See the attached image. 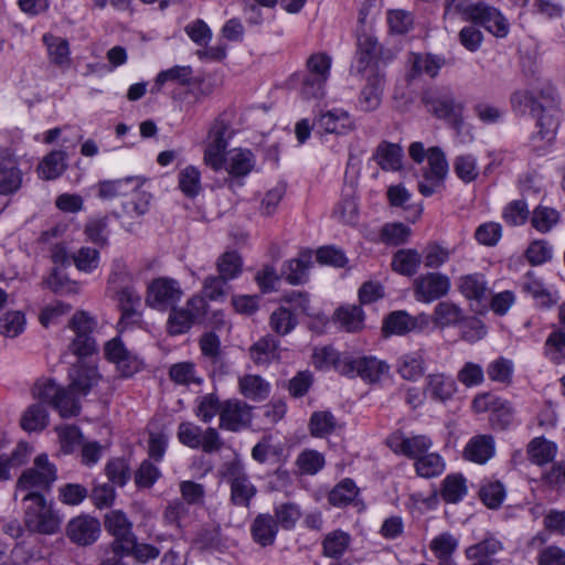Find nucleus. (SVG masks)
<instances>
[{
  "mask_svg": "<svg viewBox=\"0 0 565 565\" xmlns=\"http://www.w3.org/2000/svg\"><path fill=\"white\" fill-rule=\"evenodd\" d=\"M367 84L362 89L359 97V106L363 111H373L379 108L382 102L384 88V78L381 73H370L362 75Z\"/></svg>",
  "mask_w": 565,
  "mask_h": 565,
  "instance_id": "obj_26",
  "label": "nucleus"
},
{
  "mask_svg": "<svg viewBox=\"0 0 565 565\" xmlns=\"http://www.w3.org/2000/svg\"><path fill=\"white\" fill-rule=\"evenodd\" d=\"M227 172L234 177H245L254 168V154L246 149H233L224 156Z\"/></svg>",
  "mask_w": 565,
  "mask_h": 565,
  "instance_id": "obj_33",
  "label": "nucleus"
},
{
  "mask_svg": "<svg viewBox=\"0 0 565 565\" xmlns=\"http://www.w3.org/2000/svg\"><path fill=\"white\" fill-rule=\"evenodd\" d=\"M70 388L81 396L87 395L102 381V374L97 366L77 363L68 372Z\"/></svg>",
  "mask_w": 565,
  "mask_h": 565,
  "instance_id": "obj_21",
  "label": "nucleus"
},
{
  "mask_svg": "<svg viewBox=\"0 0 565 565\" xmlns=\"http://www.w3.org/2000/svg\"><path fill=\"white\" fill-rule=\"evenodd\" d=\"M87 241L96 246L104 247L108 244L109 226L107 216H92L84 226Z\"/></svg>",
  "mask_w": 565,
  "mask_h": 565,
  "instance_id": "obj_44",
  "label": "nucleus"
},
{
  "mask_svg": "<svg viewBox=\"0 0 565 565\" xmlns=\"http://www.w3.org/2000/svg\"><path fill=\"white\" fill-rule=\"evenodd\" d=\"M348 354L340 355L339 352L331 347L317 348L312 354V363L317 369L327 370L333 367L339 373L340 369L338 366L343 362H348Z\"/></svg>",
  "mask_w": 565,
  "mask_h": 565,
  "instance_id": "obj_47",
  "label": "nucleus"
},
{
  "mask_svg": "<svg viewBox=\"0 0 565 565\" xmlns=\"http://www.w3.org/2000/svg\"><path fill=\"white\" fill-rule=\"evenodd\" d=\"M100 533L99 522L88 515H78L70 520L66 536L75 544L87 546L96 542Z\"/></svg>",
  "mask_w": 565,
  "mask_h": 565,
  "instance_id": "obj_20",
  "label": "nucleus"
},
{
  "mask_svg": "<svg viewBox=\"0 0 565 565\" xmlns=\"http://www.w3.org/2000/svg\"><path fill=\"white\" fill-rule=\"evenodd\" d=\"M253 407L247 403L231 398L223 401L218 427L224 430L237 433L250 426Z\"/></svg>",
  "mask_w": 565,
  "mask_h": 565,
  "instance_id": "obj_10",
  "label": "nucleus"
},
{
  "mask_svg": "<svg viewBox=\"0 0 565 565\" xmlns=\"http://www.w3.org/2000/svg\"><path fill=\"white\" fill-rule=\"evenodd\" d=\"M429 323V317L420 313L412 317L406 311H394L384 320L383 330L390 334H405L411 331L422 330Z\"/></svg>",
  "mask_w": 565,
  "mask_h": 565,
  "instance_id": "obj_22",
  "label": "nucleus"
},
{
  "mask_svg": "<svg viewBox=\"0 0 565 565\" xmlns=\"http://www.w3.org/2000/svg\"><path fill=\"white\" fill-rule=\"evenodd\" d=\"M351 536L342 530L328 533L322 541V553L326 557L339 559L348 551Z\"/></svg>",
  "mask_w": 565,
  "mask_h": 565,
  "instance_id": "obj_37",
  "label": "nucleus"
},
{
  "mask_svg": "<svg viewBox=\"0 0 565 565\" xmlns=\"http://www.w3.org/2000/svg\"><path fill=\"white\" fill-rule=\"evenodd\" d=\"M182 290L179 282L171 278L154 279L148 287L146 302L157 309H164L179 301Z\"/></svg>",
  "mask_w": 565,
  "mask_h": 565,
  "instance_id": "obj_16",
  "label": "nucleus"
},
{
  "mask_svg": "<svg viewBox=\"0 0 565 565\" xmlns=\"http://www.w3.org/2000/svg\"><path fill=\"white\" fill-rule=\"evenodd\" d=\"M545 353L554 363L565 361V330H554L545 342Z\"/></svg>",
  "mask_w": 565,
  "mask_h": 565,
  "instance_id": "obj_63",
  "label": "nucleus"
},
{
  "mask_svg": "<svg viewBox=\"0 0 565 565\" xmlns=\"http://www.w3.org/2000/svg\"><path fill=\"white\" fill-rule=\"evenodd\" d=\"M104 354L109 362L116 364L117 370L124 377H129L137 373L142 364L137 355L126 349L119 338H114L106 342Z\"/></svg>",
  "mask_w": 565,
  "mask_h": 565,
  "instance_id": "obj_15",
  "label": "nucleus"
},
{
  "mask_svg": "<svg viewBox=\"0 0 565 565\" xmlns=\"http://www.w3.org/2000/svg\"><path fill=\"white\" fill-rule=\"evenodd\" d=\"M142 185V181L138 177H128L118 180H107L99 182L98 195L102 199H115L121 195H135L139 196V190Z\"/></svg>",
  "mask_w": 565,
  "mask_h": 565,
  "instance_id": "obj_25",
  "label": "nucleus"
},
{
  "mask_svg": "<svg viewBox=\"0 0 565 565\" xmlns=\"http://www.w3.org/2000/svg\"><path fill=\"white\" fill-rule=\"evenodd\" d=\"M22 179L17 156L11 149L0 147V194L10 195L18 192Z\"/></svg>",
  "mask_w": 565,
  "mask_h": 565,
  "instance_id": "obj_14",
  "label": "nucleus"
},
{
  "mask_svg": "<svg viewBox=\"0 0 565 565\" xmlns=\"http://www.w3.org/2000/svg\"><path fill=\"white\" fill-rule=\"evenodd\" d=\"M26 328V317L21 310H8L0 316V335L4 339H15Z\"/></svg>",
  "mask_w": 565,
  "mask_h": 565,
  "instance_id": "obj_39",
  "label": "nucleus"
},
{
  "mask_svg": "<svg viewBox=\"0 0 565 565\" xmlns=\"http://www.w3.org/2000/svg\"><path fill=\"white\" fill-rule=\"evenodd\" d=\"M105 526L115 536L111 544L115 554L134 547L135 535L131 532L132 524L122 512L111 511L107 513L105 518Z\"/></svg>",
  "mask_w": 565,
  "mask_h": 565,
  "instance_id": "obj_17",
  "label": "nucleus"
},
{
  "mask_svg": "<svg viewBox=\"0 0 565 565\" xmlns=\"http://www.w3.org/2000/svg\"><path fill=\"white\" fill-rule=\"evenodd\" d=\"M391 446L395 452L417 460L431 448L433 443L427 436L417 435L413 437H394Z\"/></svg>",
  "mask_w": 565,
  "mask_h": 565,
  "instance_id": "obj_28",
  "label": "nucleus"
},
{
  "mask_svg": "<svg viewBox=\"0 0 565 565\" xmlns=\"http://www.w3.org/2000/svg\"><path fill=\"white\" fill-rule=\"evenodd\" d=\"M56 480V468L49 462L46 455H40L34 460V466L26 469L17 482L15 497H22L28 492H39L50 489Z\"/></svg>",
  "mask_w": 565,
  "mask_h": 565,
  "instance_id": "obj_4",
  "label": "nucleus"
},
{
  "mask_svg": "<svg viewBox=\"0 0 565 565\" xmlns=\"http://www.w3.org/2000/svg\"><path fill=\"white\" fill-rule=\"evenodd\" d=\"M311 264V253H300L299 257L289 259L284 264L281 275L290 285L305 284L308 280V270Z\"/></svg>",
  "mask_w": 565,
  "mask_h": 565,
  "instance_id": "obj_29",
  "label": "nucleus"
},
{
  "mask_svg": "<svg viewBox=\"0 0 565 565\" xmlns=\"http://www.w3.org/2000/svg\"><path fill=\"white\" fill-rule=\"evenodd\" d=\"M114 297L121 312L119 327L124 330L137 324L141 318V296L138 290L132 285H126L116 290Z\"/></svg>",
  "mask_w": 565,
  "mask_h": 565,
  "instance_id": "obj_13",
  "label": "nucleus"
},
{
  "mask_svg": "<svg viewBox=\"0 0 565 565\" xmlns=\"http://www.w3.org/2000/svg\"><path fill=\"white\" fill-rule=\"evenodd\" d=\"M233 113L225 110L212 121L206 137L203 161L214 171L224 167V154L227 140L232 136Z\"/></svg>",
  "mask_w": 565,
  "mask_h": 565,
  "instance_id": "obj_3",
  "label": "nucleus"
},
{
  "mask_svg": "<svg viewBox=\"0 0 565 565\" xmlns=\"http://www.w3.org/2000/svg\"><path fill=\"white\" fill-rule=\"evenodd\" d=\"M45 284L55 294L71 295L79 291V285L60 269H54Z\"/></svg>",
  "mask_w": 565,
  "mask_h": 565,
  "instance_id": "obj_61",
  "label": "nucleus"
},
{
  "mask_svg": "<svg viewBox=\"0 0 565 565\" xmlns=\"http://www.w3.org/2000/svg\"><path fill=\"white\" fill-rule=\"evenodd\" d=\"M21 500L24 505L23 524L25 530L42 535H53L60 531L62 518L43 494L28 492Z\"/></svg>",
  "mask_w": 565,
  "mask_h": 565,
  "instance_id": "obj_1",
  "label": "nucleus"
},
{
  "mask_svg": "<svg viewBox=\"0 0 565 565\" xmlns=\"http://www.w3.org/2000/svg\"><path fill=\"white\" fill-rule=\"evenodd\" d=\"M503 550V544L493 536H487L481 542L469 546L466 550V556L469 559H489L498 552Z\"/></svg>",
  "mask_w": 565,
  "mask_h": 565,
  "instance_id": "obj_54",
  "label": "nucleus"
},
{
  "mask_svg": "<svg viewBox=\"0 0 565 565\" xmlns=\"http://www.w3.org/2000/svg\"><path fill=\"white\" fill-rule=\"evenodd\" d=\"M190 518V505L184 503L181 499L171 500L162 513L164 524L178 530H181Z\"/></svg>",
  "mask_w": 565,
  "mask_h": 565,
  "instance_id": "obj_42",
  "label": "nucleus"
},
{
  "mask_svg": "<svg viewBox=\"0 0 565 565\" xmlns=\"http://www.w3.org/2000/svg\"><path fill=\"white\" fill-rule=\"evenodd\" d=\"M43 42L47 47L51 63L62 70H67L71 65L70 45L67 40L52 34H44Z\"/></svg>",
  "mask_w": 565,
  "mask_h": 565,
  "instance_id": "obj_34",
  "label": "nucleus"
},
{
  "mask_svg": "<svg viewBox=\"0 0 565 565\" xmlns=\"http://www.w3.org/2000/svg\"><path fill=\"white\" fill-rule=\"evenodd\" d=\"M396 372L403 380L416 382L424 374L426 370L425 352L424 350H415L402 354L396 361Z\"/></svg>",
  "mask_w": 565,
  "mask_h": 565,
  "instance_id": "obj_24",
  "label": "nucleus"
},
{
  "mask_svg": "<svg viewBox=\"0 0 565 565\" xmlns=\"http://www.w3.org/2000/svg\"><path fill=\"white\" fill-rule=\"evenodd\" d=\"M471 23L484 28L498 39H504L510 32V23L503 13L495 7L479 2V8Z\"/></svg>",
  "mask_w": 565,
  "mask_h": 565,
  "instance_id": "obj_18",
  "label": "nucleus"
},
{
  "mask_svg": "<svg viewBox=\"0 0 565 565\" xmlns=\"http://www.w3.org/2000/svg\"><path fill=\"white\" fill-rule=\"evenodd\" d=\"M381 53L382 46L380 45L376 36L373 32L363 29L358 33V50L351 71L358 75L380 73L379 62Z\"/></svg>",
  "mask_w": 565,
  "mask_h": 565,
  "instance_id": "obj_5",
  "label": "nucleus"
},
{
  "mask_svg": "<svg viewBox=\"0 0 565 565\" xmlns=\"http://www.w3.org/2000/svg\"><path fill=\"white\" fill-rule=\"evenodd\" d=\"M278 533V525L275 518L268 513L258 514L250 524L253 541L263 546H271Z\"/></svg>",
  "mask_w": 565,
  "mask_h": 565,
  "instance_id": "obj_27",
  "label": "nucleus"
},
{
  "mask_svg": "<svg viewBox=\"0 0 565 565\" xmlns=\"http://www.w3.org/2000/svg\"><path fill=\"white\" fill-rule=\"evenodd\" d=\"M249 355L255 364L266 365L278 358V341L265 335L250 347Z\"/></svg>",
  "mask_w": 565,
  "mask_h": 565,
  "instance_id": "obj_40",
  "label": "nucleus"
},
{
  "mask_svg": "<svg viewBox=\"0 0 565 565\" xmlns=\"http://www.w3.org/2000/svg\"><path fill=\"white\" fill-rule=\"evenodd\" d=\"M47 423V411L40 403L29 406L21 418V426L26 431L42 430L46 427Z\"/></svg>",
  "mask_w": 565,
  "mask_h": 565,
  "instance_id": "obj_48",
  "label": "nucleus"
},
{
  "mask_svg": "<svg viewBox=\"0 0 565 565\" xmlns=\"http://www.w3.org/2000/svg\"><path fill=\"white\" fill-rule=\"evenodd\" d=\"M466 459L477 462H487L494 454V440L490 435H478L469 440L465 448Z\"/></svg>",
  "mask_w": 565,
  "mask_h": 565,
  "instance_id": "obj_31",
  "label": "nucleus"
},
{
  "mask_svg": "<svg viewBox=\"0 0 565 565\" xmlns=\"http://www.w3.org/2000/svg\"><path fill=\"white\" fill-rule=\"evenodd\" d=\"M459 290L468 299L482 300L487 297L488 284L481 274H470L460 277Z\"/></svg>",
  "mask_w": 565,
  "mask_h": 565,
  "instance_id": "obj_43",
  "label": "nucleus"
},
{
  "mask_svg": "<svg viewBox=\"0 0 565 565\" xmlns=\"http://www.w3.org/2000/svg\"><path fill=\"white\" fill-rule=\"evenodd\" d=\"M466 493V479L461 475H449L443 481L441 497L446 502L457 503Z\"/></svg>",
  "mask_w": 565,
  "mask_h": 565,
  "instance_id": "obj_53",
  "label": "nucleus"
},
{
  "mask_svg": "<svg viewBox=\"0 0 565 565\" xmlns=\"http://www.w3.org/2000/svg\"><path fill=\"white\" fill-rule=\"evenodd\" d=\"M529 216L530 211L524 200H514L508 203L502 212L503 221L510 226L523 225Z\"/></svg>",
  "mask_w": 565,
  "mask_h": 565,
  "instance_id": "obj_60",
  "label": "nucleus"
},
{
  "mask_svg": "<svg viewBox=\"0 0 565 565\" xmlns=\"http://www.w3.org/2000/svg\"><path fill=\"white\" fill-rule=\"evenodd\" d=\"M415 468L420 477L433 478L444 471L445 463L438 454L429 452L416 460Z\"/></svg>",
  "mask_w": 565,
  "mask_h": 565,
  "instance_id": "obj_59",
  "label": "nucleus"
},
{
  "mask_svg": "<svg viewBox=\"0 0 565 565\" xmlns=\"http://www.w3.org/2000/svg\"><path fill=\"white\" fill-rule=\"evenodd\" d=\"M452 167L456 175L465 183L475 181L479 175L477 158L473 154L466 153L456 157Z\"/></svg>",
  "mask_w": 565,
  "mask_h": 565,
  "instance_id": "obj_52",
  "label": "nucleus"
},
{
  "mask_svg": "<svg viewBox=\"0 0 565 565\" xmlns=\"http://www.w3.org/2000/svg\"><path fill=\"white\" fill-rule=\"evenodd\" d=\"M402 148L397 143L382 141L373 154V159L385 171H397L402 168Z\"/></svg>",
  "mask_w": 565,
  "mask_h": 565,
  "instance_id": "obj_32",
  "label": "nucleus"
},
{
  "mask_svg": "<svg viewBox=\"0 0 565 565\" xmlns=\"http://www.w3.org/2000/svg\"><path fill=\"white\" fill-rule=\"evenodd\" d=\"M449 289V277L437 271L420 275L414 280V296L422 302H433L446 296Z\"/></svg>",
  "mask_w": 565,
  "mask_h": 565,
  "instance_id": "obj_11",
  "label": "nucleus"
},
{
  "mask_svg": "<svg viewBox=\"0 0 565 565\" xmlns=\"http://www.w3.org/2000/svg\"><path fill=\"white\" fill-rule=\"evenodd\" d=\"M420 263L422 256L416 249L404 248L393 255L392 268L394 271L409 277L416 274Z\"/></svg>",
  "mask_w": 565,
  "mask_h": 565,
  "instance_id": "obj_38",
  "label": "nucleus"
},
{
  "mask_svg": "<svg viewBox=\"0 0 565 565\" xmlns=\"http://www.w3.org/2000/svg\"><path fill=\"white\" fill-rule=\"evenodd\" d=\"M338 367L341 375L359 376L367 383H376L390 372V365L375 356L353 358L349 355L348 362H343Z\"/></svg>",
  "mask_w": 565,
  "mask_h": 565,
  "instance_id": "obj_7",
  "label": "nucleus"
},
{
  "mask_svg": "<svg viewBox=\"0 0 565 565\" xmlns=\"http://www.w3.org/2000/svg\"><path fill=\"white\" fill-rule=\"evenodd\" d=\"M478 8L479 2L473 3L471 0H446L444 19L448 20L451 15L459 14L463 21L472 22Z\"/></svg>",
  "mask_w": 565,
  "mask_h": 565,
  "instance_id": "obj_57",
  "label": "nucleus"
},
{
  "mask_svg": "<svg viewBox=\"0 0 565 565\" xmlns=\"http://www.w3.org/2000/svg\"><path fill=\"white\" fill-rule=\"evenodd\" d=\"M546 94L547 89L540 92L537 95H534L530 90H516L511 95V104L516 110L524 111L530 109L533 114L543 107L544 102L542 96Z\"/></svg>",
  "mask_w": 565,
  "mask_h": 565,
  "instance_id": "obj_51",
  "label": "nucleus"
},
{
  "mask_svg": "<svg viewBox=\"0 0 565 565\" xmlns=\"http://www.w3.org/2000/svg\"><path fill=\"white\" fill-rule=\"evenodd\" d=\"M205 312V300L201 297L191 298L184 308H173L168 319V332L171 335L182 334Z\"/></svg>",
  "mask_w": 565,
  "mask_h": 565,
  "instance_id": "obj_12",
  "label": "nucleus"
},
{
  "mask_svg": "<svg viewBox=\"0 0 565 565\" xmlns=\"http://www.w3.org/2000/svg\"><path fill=\"white\" fill-rule=\"evenodd\" d=\"M269 324L277 334L286 335L295 329L297 319L289 309L279 307L270 315Z\"/></svg>",
  "mask_w": 565,
  "mask_h": 565,
  "instance_id": "obj_56",
  "label": "nucleus"
},
{
  "mask_svg": "<svg viewBox=\"0 0 565 565\" xmlns=\"http://www.w3.org/2000/svg\"><path fill=\"white\" fill-rule=\"evenodd\" d=\"M458 540L450 533H441L430 542V550L439 562L452 559V554L458 548Z\"/></svg>",
  "mask_w": 565,
  "mask_h": 565,
  "instance_id": "obj_50",
  "label": "nucleus"
},
{
  "mask_svg": "<svg viewBox=\"0 0 565 565\" xmlns=\"http://www.w3.org/2000/svg\"><path fill=\"white\" fill-rule=\"evenodd\" d=\"M70 327L74 331L73 338L68 349L70 351L79 356H88L96 352V341L93 337V331L96 327V321L86 312H77L70 321Z\"/></svg>",
  "mask_w": 565,
  "mask_h": 565,
  "instance_id": "obj_8",
  "label": "nucleus"
},
{
  "mask_svg": "<svg viewBox=\"0 0 565 565\" xmlns=\"http://www.w3.org/2000/svg\"><path fill=\"white\" fill-rule=\"evenodd\" d=\"M409 62L413 76L427 74L430 77H435L443 65L441 58L433 55L413 54Z\"/></svg>",
  "mask_w": 565,
  "mask_h": 565,
  "instance_id": "obj_55",
  "label": "nucleus"
},
{
  "mask_svg": "<svg viewBox=\"0 0 565 565\" xmlns=\"http://www.w3.org/2000/svg\"><path fill=\"white\" fill-rule=\"evenodd\" d=\"M224 476L231 486V502L237 507L248 508L257 489L250 482L243 466L236 461L227 463Z\"/></svg>",
  "mask_w": 565,
  "mask_h": 565,
  "instance_id": "obj_9",
  "label": "nucleus"
},
{
  "mask_svg": "<svg viewBox=\"0 0 565 565\" xmlns=\"http://www.w3.org/2000/svg\"><path fill=\"white\" fill-rule=\"evenodd\" d=\"M358 488L355 483L350 479H345L329 493V502L334 507L347 505L354 500Z\"/></svg>",
  "mask_w": 565,
  "mask_h": 565,
  "instance_id": "obj_64",
  "label": "nucleus"
},
{
  "mask_svg": "<svg viewBox=\"0 0 565 565\" xmlns=\"http://www.w3.org/2000/svg\"><path fill=\"white\" fill-rule=\"evenodd\" d=\"M239 393L252 401L266 399L270 392V385L259 375L247 374L238 380Z\"/></svg>",
  "mask_w": 565,
  "mask_h": 565,
  "instance_id": "obj_35",
  "label": "nucleus"
},
{
  "mask_svg": "<svg viewBox=\"0 0 565 565\" xmlns=\"http://www.w3.org/2000/svg\"><path fill=\"white\" fill-rule=\"evenodd\" d=\"M409 156L418 163L427 156L428 168L423 171V180L418 183V191L424 196H430L443 186L448 173V162L445 153L438 147L429 148L427 153L422 142L409 146Z\"/></svg>",
  "mask_w": 565,
  "mask_h": 565,
  "instance_id": "obj_2",
  "label": "nucleus"
},
{
  "mask_svg": "<svg viewBox=\"0 0 565 565\" xmlns=\"http://www.w3.org/2000/svg\"><path fill=\"white\" fill-rule=\"evenodd\" d=\"M526 452L531 462L542 466L553 461L557 447L554 443L543 437H536L527 445Z\"/></svg>",
  "mask_w": 565,
  "mask_h": 565,
  "instance_id": "obj_41",
  "label": "nucleus"
},
{
  "mask_svg": "<svg viewBox=\"0 0 565 565\" xmlns=\"http://www.w3.org/2000/svg\"><path fill=\"white\" fill-rule=\"evenodd\" d=\"M544 105L540 110L533 113L536 117L539 130L533 135L532 140H541L551 145L556 137L559 125L557 95L553 88H547V94L542 96Z\"/></svg>",
  "mask_w": 565,
  "mask_h": 565,
  "instance_id": "obj_6",
  "label": "nucleus"
},
{
  "mask_svg": "<svg viewBox=\"0 0 565 565\" xmlns=\"http://www.w3.org/2000/svg\"><path fill=\"white\" fill-rule=\"evenodd\" d=\"M457 392L455 380L445 373H431L425 379V393L435 401L445 403Z\"/></svg>",
  "mask_w": 565,
  "mask_h": 565,
  "instance_id": "obj_23",
  "label": "nucleus"
},
{
  "mask_svg": "<svg viewBox=\"0 0 565 565\" xmlns=\"http://www.w3.org/2000/svg\"><path fill=\"white\" fill-rule=\"evenodd\" d=\"M335 319L345 331L354 332L363 328L364 315L359 306H343L335 311Z\"/></svg>",
  "mask_w": 565,
  "mask_h": 565,
  "instance_id": "obj_46",
  "label": "nucleus"
},
{
  "mask_svg": "<svg viewBox=\"0 0 565 565\" xmlns=\"http://www.w3.org/2000/svg\"><path fill=\"white\" fill-rule=\"evenodd\" d=\"M315 126L326 134L348 135L355 129V122L349 111L342 108H332L321 113Z\"/></svg>",
  "mask_w": 565,
  "mask_h": 565,
  "instance_id": "obj_19",
  "label": "nucleus"
},
{
  "mask_svg": "<svg viewBox=\"0 0 565 565\" xmlns=\"http://www.w3.org/2000/svg\"><path fill=\"white\" fill-rule=\"evenodd\" d=\"M331 63L332 60L327 53H313L307 60L306 74L328 81L330 76Z\"/></svg>",
  "mask_w": 565,
  "mask_h": 565,
  "instance_id": "obj_62",
  "label": "nucleus"
},
{
  "mask_svg": "<svg viewBox=\"0 0 565 565\" xmlns=\"http://www.w3.org/2000/svg\"><path fill=\"white\" fill-rule=\"evenodd\" d=\"M424 100L429 110H431L438 118H457L463 108L462 104L456 103L451 94H445L439 97H430L426 95ZM461 122V119H456L457 127H459Z\"/></svg>",
  "mask_w": 565,
  "mask_h": 565,
  "instance_id": "obj_30",
  "label": "nucleus"
},
{
  "mask_svg": "<svg viewBox=\"0 0 565 565\" xmlns=\"http://www.w3.org/2000/svg\"><path fill=\"white\" fill-rule=\"evenodd\" d=\"M67 153L64 150H54L47 153L38 167L39 175L45 180L60 177L67 168Z\"/></svg>",
  "mask_w": 565,
  "mask_h": 565,
  "instance_id": "obj_36",
  "label": "nucleus"
},
{
  "mask_svg": "<svg viewBox=\"0 0 565 565\" xmlns=\"http://www.w3.org/2000/svg\"><path fill=\"white\" fill-rule=\"evenodd\" d=\"M559 222V213L553 207L539 205L531 216L532 226L540 233L550 232Z\"/></svg>",
  "mask_w": 565,
  "mask_h": 565,
  "instance_id": "obj_49",
  "label": "nucleus"
},
{
  "mask_svg": "<svg viewBox=\"0 0 565 565\" xmlns=\"http://www.w3.org/2000/svg\"><path fill=\"white\" fill-rule=\"evenodd\" d=\"M337 420L330 412H315L310 418V433L315 437H326L333 433Z\"/></svg>",
  "mask_w": 565,
  "mask_h": 565,
  "instance_id": "obj_58",
  "label": "nucleus"
},
{
  "mask_svg": "<svg viewBox=\"0 0 565 565\" xmlns=\"http://www.w3.org/2000/svg\"><path fill=\"white\" fill-rule=\"evenodd\" d=\"M462 318L460 307L450 301H441L435 307L433 321L437 327L445 328L460 322Z\"/></svg>",
  "mask_w": 565,
  "mask_h": 565,
  "instance_id": "obj_45",
  "label": "nucleus"
}]
</instances>
